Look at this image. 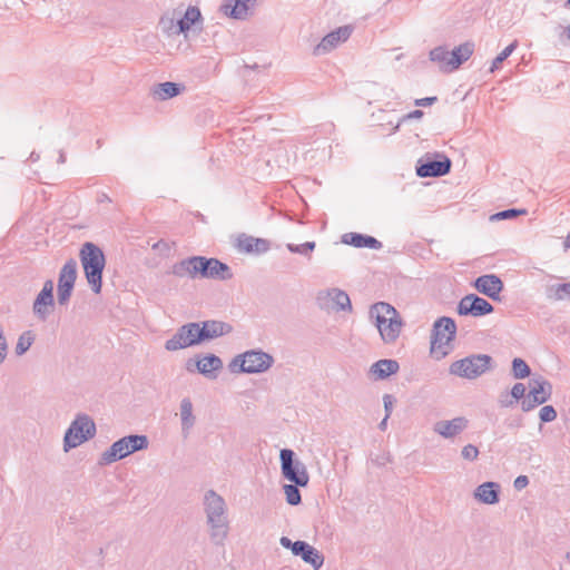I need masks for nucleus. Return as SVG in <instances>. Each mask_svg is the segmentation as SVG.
<instances>
[{
	"mask_svg": "<svg viewBox=\"0 0 570 570\" xmlns=\"http://www.w3.org/2000/svg\"><path fill=\"white\" fill-rule=\"evenodd\" d=\"M301 541L302 540H297V541L293 542L289 538L282 537L281 540H279V543L285 549H289L292 551V553L294 554L295 553V547H296V544H299Z\"/></svg>",
	"mask_w": 570,
	"mask_h": 570,
	"instance_id": "obj_50",
	"label": "nucleus"
},
{
	"mask_svg": "<svg viewBox=\"0 0 570 570\" xmlns=\"http://www.w3.org/2000/svg\"><path fill=\"white\" fill-rule=\"evenodd\" d=\"M315 247H316V243L315 242H305V243L299 244V245L288 243L286 245V248L291 253L299 254V255H303V256H307L308 258H311V254L313 253Z\"/></svg>",
	"mask_w": 570,
	"mask_h": 570,
	"instance_id": "obj_39",
	"label": "nucleus"
},
{
	"mask_svg": "<svg viewBox=\"0 0 570 570\" xmlns=\"http://www.w3.org/2000/svg\"><path fill=\"white\" fill-rule=\"evenodd\" d=\"M203 322L210 341L227 335L233 331V326L229 323L223 321L207 320Z\"/></svg>",
	"mask_w": 570,
	"mask_h": 570,
	"instance_id": "obj_31",
	"label": "nucleus"
},
{
	"mask_svg": "<svg viewBox=\"0 0 570 570\" xmlns=\"http://www.w3.org/2000/svg\"><path fill=\"white\" fill-rule=\"evenodd\" d=\"M72 291L73 289L58 287L57 288L58 304L61 305V306L67 305L68 302L70 301L71 295H72Z\"/></svg>",
	"mask_w": 570,
	"mask_h": 570,
	"instance_id": "obj_46",
	"label": "nucleus"
},
{
	"mask_svg": "<svg viewBox=\"0 0 570 570\" xmlns=\"http://www.w3.org/2000/svg\"><path fill=\"white\" fill-rule=\"evenodd\" d=\"M546 296L550 301L568 299L570 302V282L558 283L547 286Z\"/></svg>",
	"mask_w": 570,
	"mask_h": 570,
	"instance_id": "obj_33",
	"label": "nucleus"
},
{
	"mask_svg": "<svg viewBox=\"0 0 570 570\" xmlns=\"http://www.w3.org/2000/svg\"><path fill=\"white\" fill-rule=\"evenodd\" d=\"M149 441L144 434H129L115 441L98 460L99 465H109L128 455L148 449Z\"/></svg>",
	"mask_w": 570,
	"mask_h": 570,
	"instance_id": "obj_5",
	"label": "nucleus"
},
{
	"mask_svg": "<svg viewBox=\"0 0 570 570\" xmlns=\"http://www.w3.org/2000/svg\"><path fill=\"white\" fill-rule=\"evenodd\" d=\"M400 370V364L396 360L383 358L372 364L370 373L375 380H385L389 376L396 374Z\"/></svg>",
	"mask_w": 570,
	"mask_h": 570,
	"instance_id": "obj_25",
	"label": "nucleus"
},
{
	"mask_svg": "<svg viewBox=\"0 0 570 570\" xmlns=\"http://www.w3.org/2000/svg\"><path fill=\"white\" fill-rule=\"evenodd\" d=\"M195 333H196V345H199L204 342L210 341L207 334V330L205 328L204 322H195Z\"/></svg>",
	"mask_w": 570,
	"mask_h": 570,
	"instance_id": "obj_43",
	"label": "nucleus"
},
{
	"mask_svg": "<svg viewBox=\"0 0 570 570\" xmlns=\"http://www.w3.org/2000/svg\"><path fill=\"white\" fill-rule=\"evenodd\" d=\"M326 295L333 302V307L336 311H352L351 299L346 292L338 288H332L327 291Z\"/></svg>",
	"mask_w": 570,
	"mask_h": 570,
	"instance_id": "obj_32",
	"label": "nucleus"
},
{
	"mask_svg": "<svg viewBox=\"0 0 570 570\" xmlns=\"http://www.w3.org/2000/svg\"><path fill=\"white\" fill-rule=\"evenodd\" d=\"M529 389L531 396L535 397L541 404L548 402L551 399L553 392L551 382L542 375L533 376L529 381Z\"/></svg>",
	"mask_w": 570,
	"mask_h": 570,
	"instance_id": "obj_21",
	"label": "nucleus"
},
{
	"mask_svg": "<svg viewBox=\"0 0 570 570\" xmlns=\"http://www.w3.org/2000/svg\"><path fill=\"white\" fill-rule=\"evenodd\" d=\"M299 488H302V487L298 485V484L292 483V482L289 484H284L283 485V490H284V493L286 495V502L289 505H298V504H301L302 495H301Z\"/></svg>",
	"mask_w": 570,
	"mask_h": 570,
	"instance_id": "obj_36",
	"label": "nucleus"
},
{
	"mask_svg": "<svg viewBox=\"0 0 570 570\" xmlns=\"http://www.w3.org/2000/svg\"><path fill=\"white\" fill-rule=\"evenodd\" d=\"M542 405L535 397L531 396V393L529 392L521 402V409L523 412H529L537 406Z\"/></svg>",
	"mask_w": 570,
	"mask_h": 570,
	"instance_id": "obj_44",
	"label": "nucleus"
},
{
	"mask_svg": "<svg viewBox=\"0 0 570 570\" xmlns=\"http://www.w3.org/2000/svg\"><path fill=\"white\" fill-rule=\"evenodd\" d=\"M528 484H529V479L527 475H519L515 478V480L513 482V487L519 491L524 489Z\"/></svg>",
	"mask_w": 570,
	"mask_h": 570,
	"instance_id": "obj_53",
	"label": "nucleus"
},
{
	"mask_svg": "<svg viewBox=\"0 0 570 570\" xmlns=\"http://www.w3.org/2000/svg\"><path fill=\"white\" fill-rule=\"evenodd\" d=\"M452 163L449 157L436 154L419 159L415 171L421 178L442 177L450 173Z\"/></svg>",
	"mask_w": 570,
	"mask_h": 570,
	"instance_id": "obj_11",
	"label": "nucleus"
},
{
	"mask_svg": "<svg viewBox=\"0 0 570 570\" xmlns=\"http://www.w3.org/2000/svg\"><path fill=\"white\" fill-rule=\"evenodd\" d=\"M180 421L181 433L187 438L196 423V417L193 413V403L189 397H184L180 401Z\"/></svg>",
	"mask_w": 570,
	"mask_h": 570,
	"instance_id": "obj_28",
	"label": "nucleus"
},
{
	"mask_svg": "<svg viewBox=\"0 0 570 570\" xmlns=\"http://www.w3.org/2000/svg\"><path fill=\"white\" fill-rule=\"evenodd\" d=\"M567 6L570 8V0H567Z\"/></svg>",
	"mask_w": 570,
	"mask_h": 570,
	"instance_id": "obj_63",
	"label": "nucleus"
},
{
	"mask_svg": "<svg viewBox=\"0 0 570 570\" xmlns=\"http://www.w3.org/2000/svg\"><path fill=\"white\" fill-rule=\"evenodd\" d=\"M86 279L95 294L101 293L102 273L106 266V257L102 249L90 242L82 245L79 253Z\"/></svg>",
	"mask_w": 570,
	"mask_h": 570,
	"instance_id": "obj_4",
	"label": "nucleus"
},
{
	"mask_svg": "<svg viewBox=\"0 0 570 570\" xmlns=\"http://www.w3.org/2000/svg\"><path fill=\"white\" fill-rule=\"evenodd\" d=\"M387 420H389V417H386V415H385L384 419L379 423V429L381 431H385L386 430Z\"/></svg>",
	"mask_w": 570,
	"mask_h": 570,
	"instance_id": "obj_56",
	"label": "nucleus"
},
{
	"mask_svg": "<svg viewBox=\"0 0 570 570\" xmlns=\"http://www.w3.org/2000/svg\"><path fill=\"white\" fill-rule=\"evenodd\" d=\"M39 157H40V156H39V154H37L36 151H32V153L30 154L29 159H30L31 161H37V160H39Z\"/></svg>",
	"mask_w": 570,
	"mask_h": 570,
	"instance_id": "obj_57",
	"label": "nucleus"
},
{
	"mask_svg": "<svg viewBox=\"0 0 570 570\" xmlns=\"http://www.w3.org/2000/svg\"><path fill=\"white\" fill-rule=\"evenodd\" d=\"M204 512L210 529V539L220 544L228 533L227 505L225 499L214 490H207L203 499Z\"/></svg>",
	"mask_w": 570,
	"mask_h": 570,
	"instance_id": "obj_2",
	"label": "nucleus"
},
{
	"mask_svg": "<svg viewBox=\"0 0 570 570\" xmlns=\"http://www.w3.org/2000/svg\"><path fill=\"white\" fill-rule=\"evenodd\" d=\"M474 51V43L466 41L450 51V67L448 70H456L463 62L470 59Z\"/></svg>",
	"mask_w": 570,
	"mask_h": 570,
	"instance_id": "obj_26",
	"label": "nucleus"
},
{
	"mask_svg": "<svg viewBox=\"0 0 570 570\" xmlns=\"http://www.w3.org/2000/svg\"><path fill=\"white\" fill-rule=\"evenodd\" d=\"M558 413L552 405H544L539 411V419L541 423H549L557 419Z\"/></svg>",
	"mask_w": 570,
	"mask_h": 570,
	"instance_id": "obj_41",
	"label": "nucleus"
},
{
	"mask_svg": "<svg viewBox=\"0 0 570 570\" xmlns=\"http://www.w3.org/2000/svg\"><path fill=\"white\" fill-rule=\"evenodd\" d=\"M273 363L274 358L271 354L261 350H250L237 355L230 363V367L238 365V372L254 374L267 371Z\"/></svg>",
	"mask_w": 570,
	"mask_h": 570,
	"instance_id": "obj_10",
	"label": "nucleus"
},
{
	"mask_svg": "<svg viewBox=\"0 0 570 570\" xmlns=\"http://www.w3.org/2000/svg\"><path fill=\"white\" fill-rule=\"evenodd\" d=\"M563 246L566 249H570V233L567 235Z\"/></svg>",
	"mask_w": 570,
	"mask_h": 570,
	"instance_id": "obj_59",
	"label": "nucleus"
},
{
	"mask_svg": "<svg viewBox=\"0 0 570 570\" xmlns=\"http://www.w3.org/2000/svg\"><path fill=\"white\" fill-rule=\"evenodd\" d=\"M342 243L355 248L381 249L383 247V244L375 237L353 232L344 234Z\"/></svg>",
	"mask_w": 570,
	"mask_h": 570,
	"instance_id": "obj_22",
	"label": "nucleus"
},
{
	"mask_svg": "<svg viewBox=\"0 0 570 570\" xmlns=\"http://www.w3.org/2000/svg\"><path fill=\"white\" fill-rule=\"evenodd\" d=\"M469 426L465 416H456L452 420H441L434 423L433 431L444 439H453Z\"/></svg>",
	"mask_w": 570,
	"mask_h": 570,
	"instance_id": "obj_19",
	"label": "nucleus"
},
{
	"mask_svg": "<svg viewBox=\"0 0 570 570\" xmlns=\"http://www.w3.org/2000/svg\"><path fill=\"white\" fill-rule=\"evenodd\" d=\"M455 321L449 316L439 317L434 322L431 332V353L435 354L436 358L448 355L450 344L455 338Z\"/></svg>",
	"mask_w": 570,
	"mask_h": 570,
	"instance_id": "obj_6",
	"label": "nucleus"
},
{
	"mask_svg": "<svg viewBox=\"0 0 570 570\" xmlns=\"http://www.w3.org/2000/svg\"><path fill=\"white\" fill-rule=\"evenodd\" d=\"M370 316L375 320V326L384 343L392 344L399 338L403 320L393 305L386 302H377L371 306Z\"/></svg>",
	"mask_w": 570,
	"mask_h": 570,
	"instance_id": "obj_3",
	"label": "nucleus"
},
{
	"mask_svg": "<svg viewBox=\"0 0 570 570\" xmlns=\"http://www.w3.org/2000/svg\"><path fill=\"white\" fill-rule=\"evenodd\" d=\"M493 309L494 307L487 299L476 294L463 296L456 306V312L461 316L481 317L492 313Z\"/></svg>",
	"mask_w": 570,
	"mask_h": 570,
	"instance_id": "obj_13",
	"label": "nucleus"
},
{
	"mask_svg": "<svg viewBox=\"0 0 570 570\" xmlns=\"http://www.w3.org/2000/svg\"><path fill=\"white\" fill-rule=\"evenodd\" d=\"M96 434V424L87 414H78L67 429L63 436V450L70 451L92 439Z\"/></svg>",
	"mask_w": 570,
	"mask_h": 570,
	"instance_id": "obj_8",
	"label": "nucleus"
},
{
	"mask_svg": "<svg viewBox=\"0 0 570 570\" xmlns=\"http://www.w3.org/2000/svg\"><path fill=\"white\" fill-rule=\"evenodd\" d=\"M505 424L509 429H520L523 426L522 416H514L505 421Z\"/></svg>",
	"mask_w": 570,
	"mask_h": 570,
	"instance_id": "obj_51",
	"label": "nucleus"
},
{
	"mask_svg": "<svg viewBox=\"0 0 570 570\" xmlns=\"http://www.w3.org/2000/svg\"><path fill=\"white\" fill-rule=\"evenodd\" d=\"M438 100L436 96L420 98L414 101L415 106L426 107L433 105Z\"/></svg>",
	"mask_w": 570,
	"mask_h": 570,
	"instance_id": "obj_54",
	"label": "nucleus"
},
{
	"mask_svg": "<svg viewBox=\"0 0 570 570\" xmlns=\"http://www.w3.org/2000/svg\"><path fill=\"white\" fill-rule=\"evenodd\" d=\"M567 560L570 562V551L566 554Z\"/></svg>",
	"mask_w": 570,
	"mask_h": 570,
	"instance_id": "obj_61",
	"label": "nucleus"
},
{
	"mask_svg": "<svg viewBox=\"0 0 570 570\" xmlns=\"http://www.w3.org/2000/svg\"><path fill=\"white\" fill-rule=\"evenodd\" d=\"M531 368L527 362L520 357L512 360V375L514 379H525L530 376Z\"/></svg>",
	"mask_w": 570,
	"mask_h": 570,
	"instance_id": "obj_37",
	"label": "nucleus"
},
{
	"mask_svg": "<svg viewBox=\"0 0 570 570\" xmlns=\"http://www.w3.org/2000/svg\"><path fill=\"white\" fill-rule=\"evenodd\" d=\"M352 27L351 26H342L338 27L336 30L331 31L327 33L321 42L314 47L313 55L314 56H322L325 53H328L333 49H335L340 43L346 41L351 35H352Z\"/></svg>",
	"mask_w": 570,
	"mask_h": 570,
	"instance_id": "obj_16",
	"label": "nucleus"
},
{
	"mask_svg": "<svg viewBox=\"0 0 570 570\" xmlns=\"http://www.w3.org/2000/svg\"><path fill=\"white\" fill-rule=\"evenodd\" d=\"M492 361V357L488 354H471L453 362L449 372L459 377L474 380L491 370Z\"/></svg>",
	"mask_w": 570,
	"mask_h": 570,
	"instance_id": "obj_7",
	"label": "nucleus"
},
{
	"mask_svg": "<svg viewBox=\"0 0 570 570\" xmlns=\"http://www.w3.org/2000/svg\"><path fill=\"white\" fill-rule=\"evenodd\" d=\"M235 247L245 254L262 255L271 249V242L265 238L254 237L247 234H239Z\"/></svg>",
	"mask_w": 570,
	"mask_h": 570,
	"instance_id": "obj_18",
	"label": "nucleus"
},
{
	"mask_svg": "<svg viewBox=\"0 0 570 570\" xmlns=\"http://www.w3.org/2000/svg\"><path fill=\"white\" fill-rule=\"evenodd\" d=\"M473 286L479 293L491 299L500 301V293L503 291L504 284L498 275L485 274L479 276L474 281Z\"/></svg>",
	"mask_w": 570,
	"mask_h": 570,
	"instance_id": "obj_17",
	"label": "nucleus"
},
{
	"mask_svg": "<svg viewBox=\"0 0 570 570\" xmlns=\"http://www.w3.org/2000/svg\"><path fill=\"white\" fill-rule=\"evenodd\" d=\"M168 23H169V28H170L174 24V20L173 19L168 20Z\"/></svg>",
	"mask_w": 570,
	"mask_h": 570,
	"instance_id": "obj_62",
	"label": "nucleus"
},
{
	"mask_svg": "<svg viewBox=\"0 0 570 570\" xmlns=\"http://www.w3.org/2000/svg\"><path fill=\"white\" fill-rule=\"evenodd\" d=\"M294 556L301 557L304 562L311 564L314 569H320L324 563V556L306 541L296 544Z\"/></svg>",
	"mask_w": 570,
	"mask_h": 570,
	"instance_id": "obj_23",
	"label": "nucleus"
},
{
	"mask_svg": "<svg viewBox=\"0 0 570 570\" xmlns=\"http://www.w3.org/2000/svg\"><path fill=\"white\" fill-rule=\"evenodd\" d=\"M196 323L190 322L181 325L176 333L166 341L165 348L167 351H178L190 346H196Z\"/></svg>",
	"mask_w": 570,
	"mask_h": 570,
	"instance_id": "obj_15",
	"label": "nucleus"
},
{
	"mask_svg": "<svg viewBox=\"0 0 570 570\" xmlns=\"http://www.w3.org/2000/svg\"><path fill=\"white\" fill-rule=\"evenodd\" d=\"M564 35L570 40V24L564 28Z\"/></svg>",
	"mask_w": 570,
	"mask_h": 570,
	"instance_id": "obj_60",
	"label": "nucleus"
},
{
	"mask_svg": "<svg viewBox=\"0 0 570 570\" xmlns=\"http://www.w3.org/2000/svg\"><path fill=\"white\" fill-rule=\"evenodd\" d=\"M527 209L509 208L493 214L491 220L513 219L520 215H527Z\"/></svg>",
	"mask_w": 570,
	"mask_h": 570,
	"instance_id": "obj_40",
	"label": "nucleus"
},
{
	"mask_svg": "<svg viewBox=\"0 0 570 570\" xmlns=\"http://www.w3.org/2000/svg\"><path fill=\"white\" fill-rule=\"evenodd\" d=\"M479 449L473 444H466L461 450V456L466 461H475L479 456Z\"/></svg>",
	"mask_w": 570,
	"mask_h": 570,
	"instance_id": "obj_42",
	"label": "nucleus"
},
{
	"mask_svg": "<svg viewBox=\"0 0 570 570\" xmlns=\"http://www.w3.org/2000/svg\"><path fill=\"white\" fill-rule=\"evenodd\" d=\"M525 395V386L523 383H515L510 391V396L515 403L522 400Z\"/></svg>",
	"mask_w": 570,
	"mask_h": 570,
	"instance_id": "obj_45",
	"label": "nucleus"
},
{
	"mask_svg": "<svg viewBox=\"0 0 570 570\" xmlns=\"http://www.w3.org/2000/svg\"><path fill=\"white\" fill-rule=\"evenodd\" d=\"M255 2L256 0H225L220 6V11L229 18L244 20Z\"/></svg>",
	"mask_w": 570,
	"mask_h": 570,
	"instance_id": "obj_20",
	"label": "nucleus"
},
{
	"mask_svg": "<svg viewBox=\"0 0 570 570\" xmlns=\"http://www.w3.org/2000/svg\"><path fill=\"white\" fill-rule=\"evenodd\" d=\"M170 274L178 278H207L229 281L234 274L232 268L216 257L189 256L173 264Z\"/></svg>",
	"mask_w": 570,
	"mask_h": 570,
	"instance_id": "obj_1",
	"label": "nucleus"
},
{
	"mask_svg": "<svg viewBox=\"0 0 570 570\" xmlns=\"http://www.w3.org/2000/svg\"><path fill=\"white\" fill-rule=\"evenodd\" d=\"M474 498L484 504H495L500 500V484L497 482L488 481L474 490Z\"/></svg>",
	"mask_w": 570,
	"mask_h": 570,
	"instance_id": "obj_24",
	"label": "nucleus"
},
{
	"mask_svg": "<svg viewBox=\"0 0 570 570\" xmlns=\"http://www.w3.org/2000/svg\"><path fill=\"white\" fill-rule=\"evenodd\" d=\"M499 403L501 405V407H511L515 404V402L509 397V393H501L500 397H499Z\"/></svg>",
	"mask_w": 570,
	"mask_h": 570,
	"instance_id": "obj_52",
	"label": "nucleus"
},
{
	"mask_svg": "<svg viewBox=\"0 0 570 570\" xmlns=\"http://www.w3.org/2000/svg\"><path fill=\"white\" fill-rule=\"evenodd\" d=\"M56 306L53 281L47 279L32 304V313L39 322H46Z\"/></svg>",
	"mask_w": 570,
	"mask_h": 570,
	"instance_id": "obj_12",
	"label": "nucleus"
},
{
	"mask_svg": "<svg viewBox=\"0 0 570 570\" xmlns=\"http://www.w3.org/2000/svg\"><path fill=\"white\" fill-rule=\"evenodd\" d=\"M199 20H202L200 10L197 7H188L185 14L177 20L175 33H186Z\"/></svg>",
	"mask_w": 570,
	"mask_h": 570,
	"instance_id": "obj_29",
	"label": "nucleus"
},
{
	"mask_svg": "<svg viewBox=\"0 0 570 570\" xmlns=\"http://www.w3.org/2000/svg\"><path fill=\"white\" fill-rule=\"evenodd\" d=\"M223 367L222 360L215 354H206L200 357L197 356V360H188L186 363V368L188 372L197 371L207 379L214 380L217 377V372Z\"/></svg>",
	"mask_w": 570,
	"mask_h": 570,
	"instance_id": "obj_14",
	"label": "nucleus"
},
{
	"mask_svg": "<svg viewBox=\"0 0 570 570\" xmlns=\"http://www.w3.org/2000/svg\"><path fill=\"white\" fill-rule=\"evenodd\" d=\"M518 47V40H514L513 42H511L508 47H505L492 61V65L490 67V72H494L495 70H498L500 68V66L502 65V62L508 59L512 52L517 49Z\"/></svg>",
	"mask_w": 570,
	"mask_h": 570,
	"instance_id": "obj_38",
	"label": "nucleus"
},
{
	"mask_svg": "<svg viewBox=\"0 0 570 570\" xmlns=\"http://www.w3.org/2000/svg\"><path fill=\"white\" fill-rule=\"evenodd\" d=\"M8 354V343L4 336V331L0 324V364L6 360Z\"/></svg>",
	"mask_w": 570,
	"mask_h": 570,
	"instance_id": "obj_47",
	"label": "nucleus"
},
{
	"mask_svg": "<svg viewBox=\"0 0 570 570\" xmlns=\"http://www.w3.org/2000/svg\"><path fill=\"white\" fill-rule=\"evenodd\" d=\"M36 338L35 333L31 330L24 331L18 338L17 345H16V354L18 356L23 355L33 344Z\"/></svg>",
	"mask_w": 570,
	"mask_h": 570,
	"instance_id": "obj_35",
	"label": "nucleus"
},
{
	"mask_svg": "<svg viewBox=\"0 0 570 570\" xmlns=\"http://www.w3.org/2000/svg\"><path fill=\"white\" fill-rule=\"evenodd\" d=\"M184 89L185 86L183 83L165 81L156 86L154 95L159 100H167L178 96Z\"/></svg>",
	"mask_w": 570,
	"mask_h": 570,
	"instance_id": "obj_30",
	"label": "nucleus"
},
{
	"mask_svg": "<svg viewBox=\"0 0 570 570\" xmlns=\"http://www.w3.org/2000/svg\"><path fill=\"white\" fill-rule=\"evenodd\" d=\"M77 267L76 259L69 258L59 272L58 287L73 289L77 281Z\"/></svg>",
	"mask_w": 570,
	"mask_h": 570,
	"instance_id": "obj_27",
	"label": "nucleus"
},
{
	"mask_svg": "<svg viewBox=\"0 0 570 570\" xmlns=\"http://www.w3.org/2000/svg\"><path fill=\"white\" fill-rule=\"evenodd\" d=\"M281 472L284 479L298 484L302 488L307 487L309 475L305 464L296 458L292 449H282L279 452Z\"/></svg>",
	"mask_w": 570,
	"mask_h": 570,
	"instance_id": "obj_9",
	"label": "nucleus"
},
{
	"mask_svg": "<svg viewBox=\"0 0 570 570\" xmlns=\"http://www.w3.org/2000/svg\"><path fill=\"white\" fill-rule=\"evenodd\" d=\"M65 161H66V155H65V153L61 150V151L59 153L58 163H59V164H65Z\"/></svg>",
	"mask_w": 570,
	"mask_h": 570,
	"instance_id": "obj_58",
	"label": "nucleus"
},
{
	"mask_svg": "<svg viewBox=\"0 0 570 570\" xmlns=\"http://www.w3.org/2000/svg\"><path fill=\"white\" fill-rule=\"evenodd\" d=\"M314 570H320V569H314Z\"/></svg>",
	"mask_w": 570,
	"mask_h": 570,
	"instance_id": "obj_64",
	"label": "nucleus"
},
{
	"mask_svg": "<svg viewBox=\"0 0 570 570\" xmlns=\"http://www.w3.org/2000/svg\"><path fill=\"white\" fill-rule=\"evenodd\" d=\"M394 401L395 400H394L393 395L384 394L383 403H384V410H385L386 417H390V415L392 413Z\"/></svg>",
	"mask_w": 570,
	"mask_h": 570,
	"instance_id": "obj_49",
	"label": "nucleus"
},
{
	"mask_svg": "<svg viewBox=\"0 0 570 570\" xmlns=\"http://www.w3.org/2000/svg\"><path fill=\"white\" fill-rule=\"evenodd\" d=\"M424 116V112L421 110V109H415V110H412L410 111L409 114L404 115L400 122L397 124L396 128L395 129H399L400 127V124L403 122V121H407V120H411V119H420Z\"/></svg>",
	"mask_w": 570,
	"mask_h": 570,
	"instance_id": "obj_48",
	"label": "nucleus"
},
{
	"mask_svg": "<svg viewBox=\"0 0 570 570\" xmlns=\"http://www.w3.org/2000/svg\"><path fill=\"white\" fill-rule=\"evenodd\" d=\"M97 202L98 203H105V202H111V199L108 197L107 194L101 193L100 195H98Z\"/></svg>",
	"mask_w": 570,
	"mask_h": 570,
	"instance_id": "obj_55",
	"label": "nucleus"
},
{
	"mask_svg": "<svg viewBox=\"0 0 570 570\" xmlns=\"http://www.w3.org/2000/svg\"><path fill=\"white\" fill-rule=\"evenodd\" d=\"M430 60L436 62L439 68L443 72H452L453 70H448L450 67V51L444 46H439L433 48L429 53Z\"/></svg>",
	"mask_w": 570,
	"mask_h": 570,
	"instance_id": "obj_34",
	"label": "nucleus"
}]
</instances>
